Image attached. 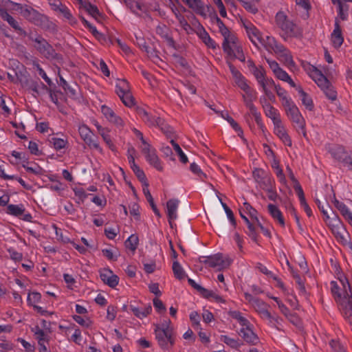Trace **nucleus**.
I'll return each mask as SVG.
<instances>
[{"label": "nucleus", "mask_w": 352, "mask_h": 352, "mask_svg": "<svg viewBox=\"0 0 352 352\" xmlns=\"http://www.w3.org/2000/svg\"><path fill=\"white\" fill-rule=\"evenodd\" d=\"M220 340L221 341L223 342L225 344H226L227 345L233 349H239L241 347L242 344L239 340L230 338L229 336L226 335L221 336Z\"/></svg>", "instance_id": "49530a36"}, {"label": "nucleus", "mask_w": 352, "mask_h": 352, "mask_svg": "<svg viewBox=\"0 0 352 352\" xmlns=\"http://www.w3.org/2000/svg\"><path fill=\"white\" fill-rule=\"evenodd\" d=\"M252 73L256 78L258 83L263 82L262 80L265 77V72L262 67H254Z\"/></svg>", "instance_id": "e2e57ef3"}, {"label": "nucleus", "mask_w": 352, "mask_h": 352, "mask_svg": "<svg viewBox=\"0 0 352 352\" xmlns=\"http://www.w3.org/2000/svg\"><path fill=\"white\" fill-rule=\"evenodd\" d=\"M116 93L125 106L131 107L135 104L129 83L126 79H118L116 81Z\"/></svg>", "instance_id": "1a4fd4ad"}, {"label": "nucleus", "mask_w": 352, "mask_h": 352, "mask_svg": "<svg viewBox=\"0 0 352 352\" xmlns=\"http://www.w3.org/2000/svg\"><path fill=\"white\" fill-rule=\"evenodd\" d=\"M216 23L219 28V31L223 37V39L233 34L230 32L228 28L225 25L224 23L219 17L216 18Z\"/></svg>", "instance_id": "09e8293b"}, {"label": "nucleus", "mask_w": 352, "mask_h": 352, "mask_svg": "<svg viewBox=\"0 0 352 352\" xmlns=\"http://www.w3.org/2000/svg\"><path fill=\"white\" fill-rule=\"evenodd\" d=\"M139 243V238L136 234L130 235L124 242L126 248L131 250L133 253L136 250Z\"/></svg>", "instance_id": "4c0bfd02"}, {"label": "nucleus", "mask_w": 352, "mask_h": 352, "mask_svg": "<svg viewBox=\"0 0 352 352\" xmlns=\"http://www.w3.org/2000/svg\"><path fill=\"white\" fill-rule=\"evenodd\" d=\"M333 4H337L338 7V15L342 20H346L348 16V6L342 3L340 0H338Z\"/></svg>", "instance_id": "603ef678"}, {"label": "nucleus", "mask_w": 352, "mask_h": 352, "mask_svg": "<svg viewBox=\"0 0 352 352\" xmlns=\"http://www.w3.org/2000/svg\"><path fill=\"white\" fill-rule=\"evenodd\" d=\"M143 192L146 197V200L150 204V206H151V208H152L153 211L154 212L155 214L159 217H161L160 212L159 210L157 209L156 205L155 204L153 198L148 190V184H146L145 186L143 187Z\"/></svg>", "instance_id": "e433bc0d"}, {"label": "nucleus", "mask_w": 352, "mask_h": 352, "mask_svg": "<svg viewBox=\"0 0 352 352\" xmlns=\"http://www.w3.org/2000/svg\"><path fill=\"white\" fill-rule=\"evenodd\" d=\"M32 331L34 332L35 338L37 340L38 344L48 342L49 339L47 334L40 327L38 326L35 327L32 329Z\"/></svg>", "instance_id": "79ce46f5"}, {"label": "nucleus", "mask_w": 352, "mask_h": 352, "mask_svg": "<svg viewBox=\"0 0 352 352\" xmlns=\"http://www.w3.org/2000/svg\"><path fill=\"white\" fill-rule=\"evenodd\" d=\"M179 204V201L177 199H171L166 202V212L170 222L177 218Z\"/></svg>", "instance_id": "a878e982"}, {"label": "nucleus", "mask_w": 352, "mask_h": 352, "mask_svg": "<svg viewBox=\"0 0 352 352\" xmlns=\"http://www.w3.org/2000/svg\"><path fill=\"white\" fill-rule=\"evenodd\" d=\"M334 206L340 212L348 223L352 226V212L350 209L344 203L337 199L334 201Z\"/></svg>", "instance_id": "c756f323"}, {"label": "nucleus", "mask_w": 352, "mask_h": 352, "mask_svg": "<svg viewBox=\"0 0 352 352\" xmlns=\"http://www.w3.org/2000/svg\"><path fill=\"white\" fill-rule=\"evenodd\" d=\"M49 141L56 150H60L65 148L67 143V141L65 139L54 137L52 138Z\"/></svg>", "instance_id": "8fccbe9b"}, {"label": "nucleus", "mask_w": 352, "mask_h": 352, "mask_svg": "<svg viewBox=\"0 0 352 352\" xmlns=\"http://www.w3.org/2000/svg\"><path fill=\"white\" fill-rule=\"evenodd\" d=\"M141 150L147 162L159 171L163 170L162 162L157 155V151L150 144L141 146Z\"/></svg>", "instance_id": "9b49d317"}, {"label": "nucleus", "mask_w": 352, "mask_h": 352, "mask_svg": "<svg viewBox=\"0 0 352 352\" xmlns=\"http://www.w3.org/2000/svg\"><path fill=\"white\" fill-rule=\"evenodd\" d=\"M138 179L144 182V186H145L146 182V175L144 171L138 166V164H133L130 166Z\"/></svg>", "instance_id": "4d7b16f0"}, {"label": "nucleus", "mask_w": 352, "mask_h": 352, "mask_svg": "<svg viewBox=\"0 0 352 352\" xmlns=\"http://www.w3.org/2000/svg\"><path fill=\"white\" fill-rule=\"evenodd\" d=\"M24 212H25V208L23 204H9L7 206V214L10 215H12L14 217H21Z\"/></svg>", "instance_id": "72a5a7b5"}, {"label": "nucleus", "mask_w": 352, "mask_h": 352, "mask_svg": "<svg viewBox=\"0 0 352 352\" xmlns=\"http://www.w3.org/2000/svg\"><path fill=\"white\" fill-rule=\"evenodd\" d=\"M221 116L223 118L226 120L231 126L238 133L240 137L243 136V131L238 123L229 116L228 112H221Z\"/></svg>", "instance_id": "a19ab883"}, {"label": "nucleus", "mask_w": 352, "mask_h": 352, "mask_svg": "<svg viewBox=\"0 0 352 352\" xmlns=\"http://www.w3.org/2000/svg\"><path fill=\"white\" fill-rule=\"evenodd\" d=\"M33 66L38 71L39 75L43 78V79L47 82V85H52V80L48 76H47L45 72L41 68L40 65L36 61L33 62Z\"/></svg>", "instance_id": "680f3d73"}, {"label": "nucleus", "mask_w": 352, "mask_h": 352, "mask_svg": "<svg viewBox=\"0 0 352 352\" xmlns=\"http://www.w3.org/2000/svg\"><path fill=\"white\" fill-rule=\"evenodd\" d=\"M170 143H171V144H172L175 151L179 155V160H180L181 162H182L184 164L187 163L188 162V157L185 155V153L183 152V151L182 150V148L179 146V145L177 142H175L173 140H170Z\"/></svg>", "instance_id": "3c124183"}, {"label": "nucleus", "mask_w": 352, "mask_h": 352, "mask_svg": "<svg viewBox=\"0 0 352 352\" xmlns=\"http://www.w3.org/2000/svg\"><path fill=\"white\" fill-rule=\"evenodd\" d=\"M296 89L298 91L300 94V99L302 104L306 107L309 111H312L314 109V103L311 98L308 96L302 89L300 86H297Z\"/></svg>", "instance_id": "2f4dec72"}, {"label": "nucleus", "mask_w": 352, "mask_h": 352, "mask_svg": "<svg viewBox=\"0 0 352 352\" xmlns=\"http://www.w3.org/2000/svg\"><path fill=\"white\" fill-rule=\"evenodd\" d=\"M137 113L148 126L158 127L167 135L171 133V127L162 118L152 115L144 108H139Z\"/></svg>", "instance_id": "423d86ee"}, {"label": "nucleus", "mask_w": 352, "mask_h": 352, "mask_svg": "<svg viewBox=\"0 0 352 352\" xmlns=\"http://www.w3.org/2000/svg\"><path fill=\"white\" fill-rule=\"evenodd\" d=\"M11 155L16 160L15 162L11 161V163L13 164H17L19 163V162H21L22 164H25V162L28 160V157H26L25 153L12 151Z\"/></svg>", "instance_id": "6e6d98bb"}, {"label": "nucleus", "mask_w": 352, "mask_h": 352, "mask_svg": "<svg viewBox=\"0 0 352 352\" xmlns=\"http://www.w3.org/2000/svg\"><path fill=\"white\" fill-rule=\"evenodd\" d=\"M34 41L36 49L46 58L52 59L56 57V53L54 49L45 38L38 36L34 39Z\"/></svg>", "instance_id": "ddd939ff"}, {"label": "nucleus", "mask_w": 352, "mask_h": 352, "mask_svg": "<svg viewBox=\"0 0 352 352\" xmlns=\"http://www.w3.org/2000/svg\"><path fill=\"white\" fill-rule=\"evenodd\" d=\"M275 21L277 27L282 31L281 36L284 40L289 37L302 36V29L290 20L284 12L279 11L276 13Z\"/></svg>", "instance_id": "f03ea898"}, {"label": "nucleus", "mask_w": 352, "mask_h": 352, "mask_svg": "<svg viewBox=\"0 0 352 352\" xmlns=\"http://www.w3.org/2000/svg\"><path fill=\"white\" fill-rule=\"evenodd\" d=\"M80 6L95 19L98 20L101 16V14L97 6L91 4L89 1L80 0Z\"/></svg>", "instance_id": "cd10ccee"}, {"label": "nucleus", "mask_w": 352, "mask_h": 352, "mask_svg": "<svg viewBox=\"0 0 352 352\" xmlns=\"http://www.w3.org/2000/svg\"><path fill=\"white\" fill-rule=\"evenodd\" d=\"M270 324L276 328L278 331H282L283 329V319L278 316H272V319L269 321Z\"/></svg>", "instance_id": "bf43d9fd"}, {"label": "nucleus", "mask_w": 352, "mask_h": 352, "mask_svg": "<svg viewBox=\"0 0 352 352\" xmlns=\"http://www.w3.org/2000/svg\"><path fill=\"white\" fill-rule=\"evenodd\" d=\"M0 16L4 21H6L12 28L17 31H19L20 32H24L23 29L19 26V23L11 15L8 14L6 9L2 8L1 6Z\"/></svg>", "instance_id": "7c9ffc66"}, {"label": "nucleus", "mask_w": 352, "mask_h": 352, "mask_svg": "<svg viewBox=\"0 0 352 352\" xmlns=\"http://www.w3.org/2000/svg\"><path fill=\"white\" fill-rule=\"evenodd\" d=\"M274 89L276 92V94L278 95L282 102L283 106L293 101L292 98L289 96H288L287 91L282 88L279 85L275 86Z\"/></svg>", "instance_id": "58836bf2"}, {"label": "nucleus", "mask_w": 352, "mask_h": 352, "mask_svg": "<svg viewBox=\"0 0 352 352\" xmlns=\"http://www.w3.org/2000/svg\"><path fill=\"white\" fill-rule=\"evenodd\" d=\"M202 292H201V294L203 297L207 299H213L215 302L219 303H226V300L219 295L217 292L209 290L206 288L201 289Z\"/></svg>", "instance_id": "c9c22d12"}, {"label": "nucleus", "mask_w": 352, "mask_h": 352, "mask_svg": "<svg viewBox=\"0 0 352 352\" xmlns=\"http://www.w3.org/2000/svg\"><path fill=\"white\" fill-rule=\"evenodd\" d=\"M232 260L228 256H224L222 254H216L207 257L204 263L210 267L217 268L218 270H222L229 267Z\"/></svg>", "instance_id": "9d476101"}, {"label": "nucleus", "mask_w": 352, "mask_h": 352, "mask_svg": "<svg viewBox=\"0 0 352 352\" xmlns=\"http://www.w3.org/2000/svg\"><path fill=\"white\" fill-rule=\"evenodd\" d=\"M267 211L274 221L278 223L283 228L285 226L283 214L277 206L272 204H268Z\"/></svg>", "instance_id": "4be33fe9"}, {"label": "nucleus", "mask_w": 352, "mask_h": 352, "mask_svg": "<svg viewBox=\"0 0 352 352\" xmlns=\"http://www.w3.org/2000/svg\"><path fill=\"white\" fill-rule=\"evenodd\" d=\"M265 49L267 51H272L275 54L277 53L278 51H280V49L282 48L281 43H278L276 38L271 36H267L265 38H261V42Z\"/></svg>", "instance_id": "b1692460"}, {"label": "nucleus", "mask_w": 352, "mask_h": 352, "mask_svg": "<svg viewBox=\"0 0 352 352\" xmlns=\"http://www.w3.org/2000/svg\"><path fill=\"white\" fill-rule=\"evenodd\" d=\"M156 32L161 36L162 38L167 39L170 43H173V40L168 36V28L166 25H158L156 28Z\"/></svg>", "instance_id": "5fc2aeb1"}, {"label": "nucleus", "mask_w": 352, "mask_h": 352, "mask_svg": "<svg viewBox=\"0 0 352 352\" xmlns=\"http://www.w3.org/2000/svg\"><path fill=\"white\" fill-rule=\"evenodd\" d=\"M183 1L197 14L206 16L209 7H206L201 0H183Z\"/></svg>", "instance_id": "aec40b11"}, {"label": "nucleus", "mask_w": 352, "mask_h": 352, "mask_svg": "<svg viewBox=\"0 0 352 352\" xmlns=\"http://www.w3.org/2000/svg\"><path fill=\"white\" fill-rule=\"evenodd\" d=\"M228 315L233 319L236 320L242 327L245 325H248L250 323V322L243 317L242 314L239 311H228Z\"/></svg>", "instance_id": "c03bdc74"}, {"label": "nucleus", "mask_w": 352, "mask_h": 352, "mask_svg": "<svg viewBox=\"0 0 352 352\" xmlns=\"http://www.w3.org/2000/svg\"><path fill=\"white\" fill-rule=\"evenodd\" d=\"M243 27L246 33L254 45H256L257 42H261V34L260 31L250 22L243 23Z\"/></svg>", "instance_id": "a211bd4d"}, {"label": "nucleus", "mask_w": 352, "mask_h": 352, "mask_svg": "<svg viewBox=\"0 0 352 352\" xmlns=\"http://www.w3.org/2000/svg\"><path fill=\"white\" fill-rule=\"evenodd\" d=\"M276 54L278 56L279 59L283 62V63L289 68L295 67V63L293 60V57L290 51L285 47L284 45L282 46V48L280 49V51H278Z\"/></svg>", "instance_id": "5701e85b"}, {"label": "nucleus", "mask_w": 352, "mask_h": 352, "mask_svg": "<svg viewBox=\"0 0 352 352\" xmlns=\"http://www.w3.org/2000/svg\"><path fill=\"white\" fill-rule=\"evenodd\" d=\"M102 252L104 256H105L109 261H116L119 253L118 251H113L111 249H103L102 250Z\"/></svg>", "instance_id": "052dcab7"}, {"label": "nucleus", "mask_w": 352, "mask_h": 352, "mask_svg": "<svg viewBox=\"0 0 352 352\" xmlns=\"http://www.w3.org/2000/svg\"><path fill=\"white\" fill-rule=\"evenodd\" d=\"M274 180L271 175L268 173L258 183V186L264 190H269L270 188L274 186Z\"/></svg>", "instance_id": "a18cd8bd"}, {"label": "nucleus", "mask_w": 352, "mask_h": 352, "mask_svg": "<svg viewBox=\"0 0 352 352\" xmlns=\"http://www.w3.org/2000/svg\"><path fill=\"white\" fill-rule=\"evenodd\" d=\"M223 52L232 59L236 58L241 62L245 61L241 43L234 34L223 39L222 43Z\"/></svg>", "instance_id": "20e7f679"}, {"label": "nucleus", "mask_w": 352, "mask_h": 352, "mask_svg": "<svg viewBox=\"0 0 352 352\" xmlns=\"http://www.w3.org/2000/svg\"><path fill=\"white\" fill-rule=\"evenodd\" d=\"M22 166L26 171L31 173L35 175H43L45 170L36 163H30L28 160L25 164H22Z\"/></svg>", "instance_id": "f704fd0d"}, {"label": "nucleus", "mask_w": 352, "mask_h": 352, "mask_svg": "<svg viewBox=\"0 0 352 352\" xmlns=\"http://www.w3.org/2000/svg\"><path fill=\"white\" fill-rule=\"evenodd\" d=\"M78 132L81 138L90 148L95 149L100 153H102V148L100 147L97 140L93 139V133L87 125H80L78 128Z\"/></svg>", "instance_id": "f8f14e48"}, {"label": "nucleus", "mask_w": 352, "mask_h": 352, "mask_svg": "<svg viewBox=\"0 0 352 352\" xmlns=\"http://www.w3.org/2000/svg\"><path fill=\"white\" fill-rule=\"evenodd\" d=\"M124 2L131 11L136 15L140 16V12L144 10V6L140 0H124Z\"/></svg>", "instance_id": "473e14b6"}, {"label": "nucleus", "mask_w": 352, "mask_h": 352, "mask_svg": "<svg viewBox=\"0 0 352 352\" xmlns=\"http://www.w3.org/2000/svg\"><path fill=\"white\" fill-rule=\"evenodd\" d=\"M197 35L202 41V42L208 47L212 50H216L218 45L216 42L210 37L209 34L206 32L203 26H200L197 32Z\"/></svg>", "instance_id": "412c9836"}, {"label": "nucleus", "mask_w": 352, "mask_h": 352, "mask_svg": "<svg viewBox=\"0 0 352 352\" xmlns=\"http://www.w3.org/2000/svg\"><path fill=\"white\" fill-rule=\"evenodd\" d=\"M309 75L318 86L323 91L328 98L331 100H335L336 99V91L331 85L329 80L319 69L314 67Z\"/></svg>", "instance_id": "39448f33"}, {"label": "nucleus", "mask_w": 352, "mask_h": 352, "mask_svg": "<svg viewBox=\"0 0 352 352\" xmlns=\"http://www.w3.org/2000/svg\"><path fill=\"white\" fill-rule=\"evenodd\" d=\"M267 296L276 302L282 314L289 316V308L278 297L270 296V294H267Z\"/></svg>", "instance_id": "864d4df0"}, {"label": "nucleus", "mask_w": 352, "mask_h": 352, "mask_svg": "<svg viewBox=\"0 0 352 352\" xmlns=\"http://www.w3.org/2000/svg\"><path fill=\"white\" fill-rule=\"evenodd\" d=\"M239 333L244 341L249 344L256 345L259 343V338L251 328L250 323L241 327Z\"/></svg>", "instance_id": "2eb2a0df"}, {"label": "nucleus", "mask_w": 352, "mask_h": 352, "mask_svg": "<svg viewBox=\"0 0 352 352\" xmlns=\"http://www.w3.org/2000/svg\"><path fill=\"white\" fill-rule=\"evenodd\" d=\"M100 276L101 280L111 287H115L118 285L119 278L114 274L109 269H102L100 271Z\"/></svg>", "instance_id": "f3484780"}, {"label": "nucleus", "mask_w": 352, "mask_h": 352, "mask_svg": "<svg viewBox=\"0 0 352 352\" xmlns=\"http://www.w3.org/2000/svg\"><path fill=\"white\" fill-rule=\"evenodd\" d=\"M331 156L337 161L344 164L349 154L345 151L344 148L340 146H335L329 150Z\"/></svg>", "instance_id": "c85d7f7f"}, {"label": "nucleus", "mask_w": 352, "mask_h": 352, "mask_svg": "<svg viewBox=\"0 0 352 352\" xmlns=\"http://www.w3.org/2000/svg\"><path fill=\"white\" fill-rule=\"evenodd\" d=\"M274 133L278 137V138L285 145L287 146H292V141L291 138L284 127L282 121H280L274 124Z\"/></svg>", "instance_id": "dca6fc26"}, {"label": "nucleus", "mask_w": 352, "mask_h": 352, "mask_svg": "<svg viewBox=\"0 0 352 352\" xmlns=\"http://www.w3.org/2000/svg\"><path fill=\"white\" fill-rule=\"evenodd\" d=\"M101 112L106 119L120 130L124 129L125 123L123 119L118 116L110 107L103 104L101 106Z\"/></svg>", "instance_id": "4468645a"}, {"label": "nucleus", "mask_w": 352, "mask_h": 352, "mask_svg": "<svg viewBox=\"0 0 352 352\" xmlns=\"http://www.w3.org/2000/svg\"><path fill=\"white\" fill-rule=\"evenodd\" d=\"M283 107L287 116L295 124L298 131H300L303 136L306 137L305 120L295 103L292 101L284 105Z\"/></svg>", "instance_id": "0eeeda50"}, {"label": "nucleus", "mask_w": 352, "mask_h": 352, "mask_svg": "<svg viewBox=\"0 0 352 352\" xmlns=\"http://www.w3.org/2000/svg\"><path fill=\"white\" fill-rule=\"evenodd\" d=\"M8 252L10 254V257L12 260L14 261L15 262H19L22 260L23 258V254L21 252H17L14 248H9L8 250Z\"/></svg>", "instance_id": "774afa93"}, {"label": "nucleus", "mask_w": 352, "mask_h": 352, "mask_svg": "<svg viewBox=\"0 0 352 352\" xmlns=\"http://www.w3.org/2000/svg\"><path fill=\"white\" fill-rule=\"evenodd\" d=\"M173 271L175 276L177 279L182 280V279L184 278L185 272H184L183 267H182V265L177 261H174L173 263Z\"/></svg>", "instance_id": "de8ad7c7"}, {"label": "nucleus", "mask_w": 352, "mask_h": 352, "mask_svg": "<svg viewBox=\"0 0 352 352\" xmlns=\"http://www.w3.org/2000/svg\"><path fill=\"white\" fill-rule=\"evenodd\" d=\"M232 74L235 79L237 86L243 91L242 94L243 102L249 109L250 113L254 118L256 124L260 126H263L261 113L258 111L256 107L254 105L253 101L256 98V91L251 88L248 84L247 80L242 74L234 69H232Z\"/></svg>", "instance_id": "f257e3e1"}, {"label": "nucleus", "mask_w": 352, "mask_h": 352, "mask_svg": "<svg viewBox=\"0 0 352 352\" xmlns=\"http://www.w3.org/2000/svg\"><path fill=\"white\" fill-rule=\"evenodd\" d=\"M243 210L245 213L248 214L250 217L256 221L257 217V211L248 202L245 201L243 203Z\"/></svg>", "instance_id": "13d9d810"}, {"label": "nucleus", "mask_w": 352, "mask_h": 352, "mask_svg": "<svg viewBox=\"0 0 352 352\" xmlns=\"http://www.w3.org/2000/svg\"><path fill=\"white\" fill-rule=\"evenodd\" d=\"M190 170L197 177L198 179L201 182H205L207 179V175L204 173L199 165L193 162L190 165Z\"/></svg>", "instance_id": "37998d69"}, {"label": "nucleus", "mask_w": 352, "mask_h": 352, "mask_svg": "<svg viewBox=\"0 0 352 352\" xmlns=\"http://www.w3.org/2000/svg\"><path fill=\"white\" fill-rule=\"evenodd\" d=\"M58 11L63 15V16L67 19L70 23H75V19L72 16L70 10L65 6H63Z\"/></svg>", "instance_id": "338daca9"}, {"label": "nucleus", "mask_w": 352, "mask_h": 352, "mask_svg": "<svg viewBox=\"0 0 352 352\" xmlns=\"http://www.w3.org/2000/svg\"><path fill=\"white\" fill-rule=\"evenodd\" d=\"M41 299V295L38 292H32L28 294V302L29 305H32L34 307L36 303L40 302Z\"/></svg>", "instance_id": "0e129e2a"}, {"label": "nucleus", "mask_w": 352, "mask_h": 352, "mask_svg": "<svg viewBox=\"0 0 352 352\" xmlns=\"http://www.w3.org/2000/svg\"><path fill=\"white\" fill-rule=\"evenodd\" d=\"M267 174V173L262 168H255L252 172L253 178L257 184L259 183Z\"/></svg>", "instance_id": "69168bd1"}, {"label": "nucleus", "mask_w": 352, "mask_h": 352, "mask_svg": "<svg viewBox=\"0 0 352 352\" xmlns=\"http://www.w3.org/2000/svg\"><path fill=\"white\" fill-rule=\"evenodd\" d=\"M275 76L280 80L287 82L292 87L296 88V84L292 79L290 76L282 68L278 71L275 74Z\"/></svg>", "instance_id": "ea45409f"}, {"label": "nucleus", "mask_w": 352, "mask_h": 352, "mask_svg": "<svg viewBox=\"0 0 352 352\" xmlns=\"http://www.w3.org/2000/svg\"><path fill=\"white\" fill-rule=\"evenodd\" d=\"M154 333L157 343L162 349L169 350L175 344L176 333L174 329L164 330L155 327Z\"/></svg>", "instance_id": "6e6552de"}, {"label": "nucleus", "mask_w": 352, "mask_h": 352, "mask_svg": "<svg viewBox=\"0 0 352 352\" xmlns=\"http://www.w3.org/2000/svg\"><path fill=\"white\" fill-rule=\"evenodd\" d=\"M318 208L320 210L324 215V221L331 228L332 232L338 239L346 241L345 234L346 232L344 228L342 223L337 215H334L333 217H330L327 210H325L324 206L321 201L318 199L316 201Z\"/></svg>", "instance_id": "7ed1b4c3"}, {"label": "nucleus", "mask_w": 352, "mask_h": 352, "mask_svg": "<svg viewBox=\"0 0 352 352\" xmlns=\"http://www.w3.org/2000/svg\"><path fill=\"white\" fill-rule=\"evenodd\" d=\"M263 107L265 116L272 120L273 124L281 121L280 116L278 110L272 107L270 104L265 102L264 104H263Z\"/></svg>", "instance_id": "bb28decb"}, {"label": "nucleus", "mask_w": 352, "mask_h": 352, "mask_svg": "<svg viewBox=\"0 0 352 352\" xmlns=\"http://www.w3.org/2000/svg\"><path fill=\"white\" fill-rule=\"evenodd\" d=\"M331 42L333 45L336 47H340L344 41L342 34V30L339 25V21L336 19L334 24V30L331 36Z\"/></svg>", "instance_id": "393cba45"}, {"label": "nucleus", "mask_w": 352, "mask_h": 352, "mask_svg": "<svg viewBox=\"0 0 352 352\" xmlns=\"http://www.w3.org/2000/svg\"><path fill=\"white\" fill-rule=\"evenodd\" d=\"M129 309L137 318L142 319L151 314L152 307L150 304L141 305L140 306L131 304Z\"/></svg>", "instance_id": "6ab92c4d"}]
</instances>
